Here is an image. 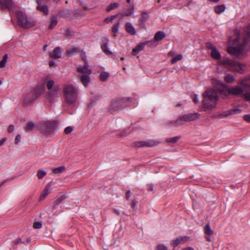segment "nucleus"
Here are the masks:
<instances>
[{"label": "nucleus", "instance_id": "f257e3e1", "mask_svg": "<svg viewBox=\"0 0 250 250\" xmlns=\"http://www.w3.org/2000/svg\"><path fill=\"white\" fill-rule=\"evenodd\" d=\"M222 87L219 89L220 93L224 96L233 95L243 98L246 101L250 102V89L248 86L235 85L231 87H228L225 84H221Z\"/></svg>", "mask_w": 250, "mask_h": 250}, {"label": "nucleus", "instance_id": "f03ea898", "mask_svg": "<svg viewBox=\"0 0 250 250\" xmlns=\"http://www.w3.org/2000/svg\"><path fill=\"white\" fill-rule=\"evenodd\" d=\"M237 38L235 39L233 45L228 48L229 53L235 56L239 55L243 51L244 46L248 43L249 39L250 38V24L248 26L247 29L244 32L243 40L240 38V33L238 31L235 32Z\"/></svg>", "mask_w": 250, "mask_h": 250}, {"label": "nucleus", "instance_id": "7ed1b4c3", "mask_svg": "<svg viewBox=\"0 0 250 250\" xmlns=\"http://www.w3.org/2000/svg\"><path fill=\"white\" fill-rule=\"evenodd\" d=\"M203 96L202 105L205 111L211 110L216 107L218 100L217 91L212 88L208 89L203 93Z\"/></svg>", "mask_w": 250, "mask_h": 250}, {"label": "nucleus", "instance_id": "20e7f679", "mask_svg": "<svg viewBox=\"0 0 250 250\" xmlns=\"http://www.w3.org/2000/svg\"><path fill=\"white\" fill-rule=\"evenodd\" d=\"M79 91L77 88L71 84H66L63 86V93L66 103L72 105L76 102Z\"/></svg>", "mask_w": 250, "mask_h": 250}, {"label": "nucleus", "instance_id": "39448f33", "mask_svg": "<svg viewBox=\"0 0 250 250\" xmlns=\"http://www.w3.org/2000/svg\"><path fill=\"white\" fill-rule=\"evenodd\" d=\"M200 115L198 113H191L180 116L175 121L170 123L171 125L179 126L184 122L194 121L199 118Z\"/></svg>", "mask_w": 250, "mask_h": 250}, {"label": "nucleus", "instance_id": "423d86ee", "mask_svg": "<svg viewBox=\"0 0 250 250\" xmlns=\"http://www.w3.org/2000/svg\"><path fill=\"white\" fill-rule=\"evenodd\" d=\"M56 126V122L44 121L40 123L39 128L45 135L50 136L55 133Z\"/></svg>", "mask_w": 250, "mask_h": 250}, {"label": "nucleus", "instance_id": "0eeeda50", "mask_svg": "<svg viewBox=\"0 0 250 250\" xmlns=\"http://www.w3.org/2000/svg\"><path fill=\"white\" fill-rule=\"evenodd\" d=\"M221 64L232 72L241 73L243 70L244 65L230 59L223 60Z\"/></svg>", "mask_w": 250, "mask_h": 250}, {"label": "nucleus", "instance_id": "6e6552de", "mask_svg": "<svg viewBox=\"0 0 250 250\" xmlns=\"http://www.w3.org/2000/svg\"><path fill=\"white\" fill-rule=\"evenodd\" d=\"M16 16L20 24L24 28H30L35 24V21L32 18L24 15L21 11L17 12Z\"/></svg>", "mask_w": 250, "mask_h": 250}, {"label": "nucleus", "instance_id": "1a4fd4ad", "mask_svg": "<svg viewBox=\"0 0 250 250\" xmlns=\"http://www.w3.org/2000/svg\"><path fill=\"white\" fill-rule=\"evenodd\" d=\"M89 65L87 60H85V63L83 66H79L77 68L78 72L82 74V75H90L91 73V70L88 68Z\"/></svg>", "mask_w": 250, "mask_h": 250}, {"label": "nucleus", "instance_id": "9d476101", "mask_svg": "<svg viewBox=\"0 0 250 250\" xmlns=\"http://www.w3.org/2000/svg\"><path fill=\"white\" fill-rule=\"evenodd\" d=\"M189 237L188 236H183L178 237L175 239L171 241V245L173 247V249L177 247L179 244L184 243L188 239Z\"/></svg>", "mask_w": 250, "mask_h": 250}, {"label": "nucleus", "instance_id": "9b49d317", "mask_svg": "<svg viewBox=\"0 0 250 250\" xmlns=\"http://www.w3.org/2000/svg\"><path fill=\"white\" fill-rule=\"evenodd\" d=\"M14 4L12 0H0V7L2 9H11Z\"/></svg>", "mask_w": 250, "mask_h": 250}, {"label": "nucleus", "instance_id": "f8f14e48", "mask_svg": "<svg viewBox=\"0 0 250 250\" xmlns=\"http://www.w3.org/2000/svg\"><path fill=\"white\" fill-rule=\"evenodd\" d=\"M51 185L49 183L46 186L45 188L42 192L39 198L40 201L44 200L47 196L51 192Z\"/></svg>", "mask_w": 250, "mask_h": 250}, {"label": "nucleus", "instance_id": "ddd939ff", "mask_svg": "<svg viewBox=\"0 0 250 250\" xmlns=\"http://www.w3.org/2000/svg\"><path fill=\"white\" fill-rule=\"evenodd\" d=\"M50 57L53 59L60 58L62 56L61 49L60 47H57L49 54Z\"/></svg>", "mask_w": 250, "mask_h": 250}, {"label": "nucleus", "instance_id": "4468645a", "mask_svg": "<svg viewBox=\"0 0 250 250\" xmlns=\"http://www.w3.org/2000/svg\"><path fill=\"white\" fill-rule=\"evenodd\" d=\"M124 99L122 98L118 99L113 101L111 104V106L116 109L124 105Z\"/></svg>", "mask_w": 250, "mask_h": 250}, {"label": "nucleus", "instance_id": "2eb2a0df", "mask_svg": "<svg viewBox=\"0 0 250 250\" xmlns=\"http://www.w3.org/2000/svg\"><path fill=\"white\" fill-rule=\"evenodd\" d=\"M238 83L242 86H248L250 90V76L239 80Z\"/></svg>", "mask_w": 250, "mask_h": 250}, {"label": "nucleus", "instance_id": "dca6fc26", "mask_svg": "<svg viewBox=\"0 0 250 250\" xmlns=\"http://www.w3.org/2000/svg\"><path fill=\"white\" fill-rule=\"evenodd\" d=\"M48 92L47 94L48 98L50 99H53L55 97H57L59 94V89L57 87H54Z\"/></svg>", "mask_w": 250, "mask_h": 250}, {"label": "nucleus", "instance_id": "f3484780", "mask_svg": "<svg viewBox=\"0 0 250 250\" xmlns=\"http://www.w3.org/2000/svg\"><path fill=\"white\" fill-rule=\"evenodd\" d=\"M205 233L206 234V238L208 241H210V236L213 234V231L211 229L209 224H207L204 229Z\"/></svg>", "mask_w": 250, "mask_h": 250}, {"label": "nucleus", "instance_id": "a211bd4d", "mask_svg": "<svg viewBox=\"0 0 250 250\" xmlns=\"http://www.w3.org/2000/svg\"><path fill=\"white\" fill-rule=\"evenodd\" d=\"M38 6L37 7V9L42 11L45 15H47L48 13V7L45 5H42L41 4V1L40 0L37 1Z\"/></svg>", "mask_w": 250, "mask_h": 250}, {"label": "nucleus", "instance_id": "6ab92c4d", "mask_svg": "<svg viewBox=\"0 0 250 250\" xmlns=\"http://www.w3.org/2000/svg\"><path fill=\"white\" fill-rule=\"evenodd\" d=\"M89 75H82L79 76L82 83L84 86H87L90 82V79Z\"/></svg>", "mask_w": 250, "mask_h": 250}, {"label": "nucleus", "instance_id": "aec40b11", "mask_svg": "<svg viewBox=\"0 0 250 250\" xmlns=\"http://www.w3.org/2000/svg\"><path fill=\"white\" fill-rule=\"evenodd\" d=\"M125 28L127 32L131 35L136 34V30L132 24L130 22H127L125 24Z\"/></svg>", "mask_w": 250, "mask_h": 250}, {"label": "nucleus", "instance_id": "412c9836", "mask_svg": "<svg viewBox=\"0 0 250 250\" xmlns=\"http://www.w3.org/2000/svg\"><path fill=\"white\" fill-rule=\"evenodd\" d=\"M145 46V43L142 42L138 44L133 49L132 52L133 55H136L140 51L142 50Z\"/></svg>", "mask_w": 250, "mask_h": 250}, {"label": "nucleus", "instance_id": "4be33fe9", "mask_svg": "<svg viewBox=\"0 0 250 250\" xmlns=\"http://www.w3.org/2000/svg\"><path fill=\"white\" fill-rule=\"evenodd\" d=\"M34 101L33 95L31 93L28 94L25 97L23 101V104L25 105H28L31 104Z\"/></svg>", "mask_w": 250, "mask_h": 250}, {"label": "nucleus", "instance_id": "5701e85b", "mask_svg": "<svg viewBox=\"0 0 250 250\" xmlns=\"http://www.w3.org/2000/svg\"><path fill=\"white\" fill-rule=\"evenodd\" d=\"M210 55L212 58L216 60H219L221 58V54L217 50V48H213V50L211 51Z\"/></svg>", "mask_w": 250, "mask_h": 250}, {"label": "nucleus", "instance_id": "b1692460", "mask_svg": "<svg viewBox=\"0 0 250 250\" xmlns=\"http://www.w3.org/2000/svg\"><path fill=\"white\" fill-rule=\"evenodd\" d=\"M165 36L166 35L164 32L158 31L155 34L154 39L156 41H159L164 39Z\"/></svg>", "mask_w": 250, "mask_h": 250}, {"label": "nucleus", "instance_id": "393cba45", "mask_svg": "<svg viewBox=\"0 0 250 250\" xmlns=\"http://www.w3.org/2000/svg\"><path fill=\"white\" fill-rule=\"evenodd\" d=\"M224 80L228 83H232L235 81V78L231 74H228L225 76Z\"/></svg>", "mask_w": 250, "mask_h": 250}, {"label": "nucleus", "instance_id": "a878e982", "mask_svg": "<svg viewBox=\"0 0 250 250\" xmlns=\"http://www.w3.org/2000/svg\"><path fill=\"white\" fill-rule=\"evenodd\" d=\"M55 84L54 81L50 78H47L46 80V85L47 87V88L48 90H51V89L53 88V87Z\"/></svg>", "mask_w": 250, "mask_h": 250}, {"label": "nucleus", "instance_id": "bb28decb", "mask_svg": "<svg viewBox=\"0 0 250 250\" xmlns=\"http://www.w3.org/2000/svg\"><path fill=\"white\" fill-rule=\"evenodd\" d=\"M65 170L66 167L64 166H62L58 167L53 168L52 169V171L55 174H59L63 172Z\"/></svg>", "mask_w": 250, "mask_h": 250}, {"label": "nucleus", "instance_id": "cd10ccee", "mask_svg": "<svg viewBox=\"0 0 250 250\" xmlns=\"http://www.w3.org/2000/svg\"><path fill=\"white\" fill-rule=\"evenodd\" d=\"M103 51L107 55L112 54V52L108 49L107 42L104 43L101 45Z\"/></svg>", "mask_w": 250, "mask_h": 250}, {"label": "nucleus", "instance_id": "c85d7f7f", "mask_svg": "<svg viewBox=\"0 0 250 250\" xmlns=\"http://www.w3.org/2000/svg\"><path fill=\"white\" fill-rule=\"evenodd\" d=\"M119 4L116 2L111 3L110 5L107 6L106 11L107 12H109L112 10L116 9L119 7Z\"/></svg>", "mask_w": 250, "mask_h": 250}, {"label": "nucleus", "instance_id": "c756f323", "mask_svg": "<svg viewBox=\"0 0 250 250\" xmlns=\"http://www.w3.org/2000/svg\"><path fill=\"white\" fill-rule=\"evenodd\" d=\"M225 8L224 5H220L215 7V11L216 13L221 14L225 11Z\"/></svg>", "mask_w": 250, "mask_h": 250}, {"label": "nucleus", "instance_id": "7c9ffc66", "mask_svg": "<svg viewBox=\"0 0 250 250\" xmlns=\"http://www.w3.org/2000/svg\"><path fill=\"white\" fill-rule=\"evenodd\" d=\"M35 125L33 122H28L25 128L26 132H29L33 130L34 128Z\"/></svg>", "mask_w": 250, "mask_h": 250}, {"label": "nucleus", "instance_id": "2f4dec72", "mask_svg": "<svg viewBox=\"0 0 250 250\" xmlns=\"http://www.w3.org/2000/svg\"><path fill=\"white\" fill-rule=\"evenodd\" d=\"M109 76L108 72H104L101 73L100 75V79L102 81H105L107 80Z\"/></svg>", "mask_w": 250, "mask_h": 250}, {"label": "nucleus", "instance_id": "473e14b6", "mask_svg": "<svg viewBox=\"0 0 250 250\" xmlns=\"http://www.w3.org/2000/svg\"><path fill=\"white\" fill-rule=\"evenodd\" d=\"M149 18V15L148 14L145 12H143L142 13V15H141V18L140 19V21L142 22V23H144V22H145Z\"/></svg>", "mask_w": 250, "mask_h": 250}, {"label": "nucleus", "instance_id": "72a5a7b5", "mask_svg": "<svg viewBox=\"0 0 250 250\" xmlns=\"http://www.w3.org/2000/svg\"><path fill=\"white\" fill-rule=\"evenodd\" d=\"M46 174V172L43 170H39L37 171V175L39 179H42L45 175Z\"/></svg>", "mask_w": 250, "mask_h": 250}, {"label": "nucleus", "instance_id": "f704fd0d", "mask_svg": "<svg viewBox=\"0 0 250 250\" xmlns=\"http://www.w3.org/2000/svg\"><path fill=\"white\" fill-rule=\"evenodd\" d=\"M120 24V22L118 21L117 23L114 24L112 28V32L114 33V36L115 37V33L118 31V28Z\"/></svg>", "mask_w": 250, "mask_h": 250}, {"label": "nucleus", "instance_id": "c9c22d12", "mask_svg": "<svg viewBox=\"0 0 250 250\" xmlns=\"http://www.w3.org/2000/svg\"><path fill=\"white\" fill-rule=\"evenodd\" d=\"M183 56L182 54L177 55L172 58V59L171 60V62L172 63H174L177 61L181 60Z\"/></svg>", "mask_w": 250, "mask_h": 250}, {"label": "nucleus", "instance_id": "e433bc0d", "mask_svg": "<svg viewBox=\"0 0 250 250\" xmlns=\"http://www.w3.org/2000/svg\"><path fill=\"white\" fill-rule=\"evenodd\" d=\"M57 24V20L55 17H53L51 19V23L49 25V28L52 29L54 28Z\"/></svg>", "mask_w": 250, "mask_h": 250}, {"label": "nucleus", "instance_id": "4c0bfd02", "mask_svg": "<svg viewBox=\"0 0 250 250\" xmlns=\"http://www.w3.org/2000/svg\"><path fill=\"white\" fill-rule=\"evenodd\" d=\"M128 9H129V10H130V11H128L126 13H125L124 14H123L122 15L123 16L128 17L130 15H131L133 13V11H134V7L133 6H129L128 7Z\"/></svg>", "mask_w": 250, "mask_h": 250}, {"label": "nucleus", "instance_id": "58836bf2", "mask_svg": "<svg viewBox=\"0 0 250 250\" xmlns=\"http://www.w3.org/2000/svg\"><path fill=\"white\" fill-rule=\"evenodd\" d=\"M228 111L229 112L230 115L237 114V113H240L241 112V109H240L239 108L231 109Z\"/></svg>", "mask_w": 250, "mask_h": 250}, {"label": "nucleus", "instance_id": "ea45409f", "mask_svg": "<svg viewBox=\"0 0 250 250\" xmlns=\"http://www.w3.org/2000/svg\"><path fill=\"white\" fill-rule=\"evenodd\" d=\"M118 15L111 16L105 18L104 22L106 23L112 22L117 17Z\"/></svg>", "mask_w": 250, "mask_h": 250}, {"label": "nucleus", "instance_id": "a19ab883", "mask_svg": "<svg viewBox=\"0 0 250 250\" xmlns=\"http://www.w3.org/2000/svg\"><path fill=\"white\" fill-rule=\"evenodd\" d=\"M179 139V137H174L172 138H168L167 139V142L169 143H175L177 142L178 139Z\"/></svg>", "mask_w": 250, "mask_h": 250}, {"label": "nucleus", "instance_id": "79ce46f5", "mask_svg": "<svg viewBox=\"0 0 250 250\" xmlns=\"http://www.w3.org/2000/svg\"><path fill=\"white\" fill-rule=\"evenodd\" d=\"M78 51V49L76 47H73L67 50V53L69 55H73Z\"/></svg>", "mask_w": 250, "mask_h": 250}, {"label": "nucleus", "instance_id": "37998d69", "mask_svg": "<svg viewBox=\"0 0 250 250\" xmlns=\"http://www.w3.org/2000/svg\"><path fill=\"white\" fill-rule=\"evenodd\" d=\"M137 146L138 147H142V146H152V145H150L149 143H146L145 142H139L137 143Z\"/></svg>", "mask_w": 250, "mask_h": 250}, {"label": "nucleus", "instance_id": "c03bdc74", "mask_svg": "<svg viewBox=\"0 0 250 250\" xmlns=\"http://www.w3.org/2000/svg\"><path fill=\"white\" fill-rule=\"evenodd\" d=\"M33 228L36 229H40L42 227V224L40 222H36L33 224Z\"/></svg>", "mask_w": 250, "mask_h": 250}, {"label": "nucleus", "instance_id": "a18cd8bd", "mask_svg": "<svg viewBox=\"0 0 250 250\" xmlns=\"http://www.w3.org/2000/svg\"><path fill=\"white\" fill-rule=\"evenodd\" d=\"M157 250H168L167 247L163 244H159L157 246Z\"/></svg>", "mask_w": 250, "mask_h": 250}, {"label": "nucleus", "instance_id": "49530a36", "mask_svg": "<svg viewBox=\"0 0 250 250\" xmlns=\"http://www.w3.org/2000/svg\"><path fill=\"white\" fill-rule=\"evenodd\" d=\"M21 135H20V134L17 135L15 139V144L16 145L19 144L20 143V142H21Z\"/></svg>", "mask_w": 250, "mask_h": 250}, {"label": "nucleus", "instance_id": "de8ad7c7", "mask_svg": "<svg viewBox=\"0 0 250 250\" xmlns=\"http://www.w3.org/2000/svg\"><path fill=\"white\" fill-rule=\"evenodd\" d=\"M206 47H207V48H208L209 49H210L211 51L213 50V48H216V47H215L211 43H209V42H208V43H207L206 44Z\"/></svg>", "mask_w": 250, "mask_h": 250}, {"label": "nucleus", "instance_id": "09e8293b", "mask_svg": "<svg viewBox=\"0 0 250 250\" xmlns=\"http://www.w3.org/2000/svg\"><path fill=\"white\" fill-rule=\"evenodd\" d=\"M72 131V128L71 126H67L64 129V132L66 134H69Z\"/></svg>", "mask_w": 250, "mask_h": 250}, {"label": "nucleus", "instance_id": "8fccbe9b", "mask_svg": "<svg viewBox=\"0 0 250 250\" xmlns=\"http://www.w3.org/2000/svg\"><path fill=\"white\" fill-rule=\"evenodd\" d=\"M15 130V127L13 125H10L8 128V132L9 133L13 132Z\"/></svg>", "mask_w": 250, "mask_h": 250}, {"label": "nucleus", "instance_id": "3c124183", "mask_svg": "<svg viewBox=\"0 0 250 250\" xmlns=\"http://www.w3.org/2000/svg\"><path fill=\"white\" fill-rule=\"evenodd\" d=\"M14 243L16 244V245H18L19 244H23L24 243V242L23 241H22L21 239V238H18V239L15 240L14 241Z\"/></svg>", "mask_w": 250, "mask_h": 250}, {"label": "nucleus", "instance_id": "603ef678", "mask_svg": "<svg viewBox=\"0 0 250 250\" xmlns=\"http://www.w3.org/2000/svg\"><path fill=\"white\" fill-rule=\"evenodd\" d=\"M243 119L246 121L250 123V115L247 114L243 116Z\"/></svg>", "mask_w": 250, "mask_h": 250}, {"label": "nucleus", "instance_id": "864d4df0", "mask_svg": "<svg viewBox=\"0 0 250 250\" xmlns=\"http://www.w3.org/2000/svg\"><path fill=\"white\" fill-rule=\"evenodd\" d=\"M81 57L83 60L84 62V63H85V60H86V57L85 56V54L84 52L82 51L81 53Z\"/></svg>", "mask_w": 250, "mask_h": 250}, {"label": "nucleus", "instance_id": "5fc2aeb1", "mask_svg": "<svg viewBox=\"0 0 250 250\" xmlns=\"http://www.w3.org/2000/svg\"><path fill=\"white\" fill-rule=\"evenodd\" d=\"M229 115H229V112L228 110L224 112L223 113H222L220 115V116H221V117H227V116H229Z\"/></svg>", "mask_w": 250, "mask_h": 250}, {"label": "nucleus", "instance_id": "6e6d98bb", "mask_svg": "<svg viewBox=\"0 0 250 250\" xmlns=\"http://www.w3.org/2000/svg\"><path fill=\"white\" fill-rule=\"evenodd\" d=\"M131 206L132 208L136 209L137 202L135 201H132Z\"/></svg>", "mask_w": 250, "mask_h": 250}, {"label": "nucleus", "instance_id": "4d7b16f0", "mask_svg": "<svg viewBox=\"0 0 250 250\" xmlns=\"http://www.w3.org/2000/svg\"><path fill=\"white\" fill-rule=\"evenodd\" d=\"M193 101L195 103H198L199 102V100L197 95H195L193 98Z\"/></svg>", "mask_w": 250, "mask_h": 250}, {"label": "nucleus", "instance_id": "13d9d810", "mask_svg": "<svg viewBox=\"0 0 250 250\" xmlns=\"http://www.w3.org/2000/svg\"><path fill=\"white\" fill-rule=\"evenodd\" d=\"M6 62L2 60L0 62V67L3 68L5 67Z\"/></svg>", "mask_w": 250, "mask_h": 250}, {"label": "nucleus", "instance_id": "bf43d9fd", "mask_svg": "<svg viewBox=\"0 0 250 250\" xmlns=\"http://www.w3.org/2000/svg\"><path fill=\"white\" fill-rule=\"evenodd\" d=\"M6 141V138H3L0 140V146H2Z\"/></svg>", "mask_w": 250, "mask_h": 250}, {"label": "nucleus", "instance_id": "052dcab7", "mask_svg": "<svg viewBox=\"0 0 250 250\" xmlns=\"http://www.w3.org/2000/svg\"><path fill=\"white\" fill-rule=\"evenodd\" d=\"M130 190H128L126 193V198L127 199H129V198H130Z\"/></svg>", "mask_w": 250, "mask_h": 250}, {"label": "nucleus", "instance_id": "680f3d73", "mask_svg": "<svg viewBox=\"0 0 250 250\" xmlns=\"http://www.w3.org/2000/svg\"><path fill=\"white\" fill-rule=\"evenodd\" d=\"M7 60H8V55H7V54H5L2 60L7 62Z\"/></svg>", "mask_w": 250, "mask_h": 250}, {"label": "nucleus", "instance_id": "e2e57ef3", "mask_svg": "<svg viewBox=\"0 0 250 250\" xmlns=\"http://www.w3.org/2000/svg\"><path fill=\"white\" fill-rule=\"evenodd\" d=\"M183 250H194L192 247H187V248H185L183 249Z\"/></svg>", "mask_w": 250, "mask_h": 250}, {"label": "nucleus", "instance_id": "0e129e2a", "mask_svg": "<svg viewBox=\"0 0 250 250\" xmlns=\"http://www.w3.org/2000/svg\"><path fill=\"white\" fill-rule=\"evenodd\" d=\"M55 62L53 61H51L49 62V65L50 66H53L55 65Z\"/></svg>", "mask_w": 250, "mask_h": 250}, {"label": "nucleus", "instance_id": "69168bd1", "mask_svg": "<svg viewBox=\"0 0 250 250\" xmlns=\"http://www.w3.org/2000/svg\"><path fill=\"white\" fill-rule=\"evenodd\" d=\"M210 1L214 2H217L219 1V0H208Z\"/></svg>", "mask_w": 250, "mask_h": 250}, {"label": "nucleus", "instance_id": "338daca9", "mask_svg": "<svg viewBox=\"0 0 250 250\" xmlns=\"http://www.w3.org/2000/svg\"><path fill=\"white\" fill-rule=\"evenodd\" d=\"M47 47V45H44V46L43 47V49L44 51L46 50Z\"/></svg>", "mask_w": 250, "mask_h": 250}, {"label": "nucleus", "instance_id": "774afa93", "mask_svg": "<svg viewBox=\"0 0 250 250\" xmlns=\"http://www.w3.org/2000/svg\"><path fill=\"white\" fill-rule=\"evenodd\" d=\"M149 190H153L152 186H150V187L149 188Z\"/></svg>", "mask_w": 250, "mask_h": 250}]
</instances>
